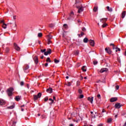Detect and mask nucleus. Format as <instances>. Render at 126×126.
<instances>
[{
    "label": "nucleus",
    "mask_w": 126,
    "mask_h": 126,
    "mask_svg": "<svg viewBox=\"0 0 126 126\" xmlns=\"http://www.w3.org/2000/svg\"><path fill=\"white\" fill-rule=\"evenodd\" d=\"M78 92H79V94H82V90L81 89H79Z\"/></svg>",
    "instance_id": "49530a36"
},
{
    "label": "nucleus",
    "mask_w": 126,
    "mask_h": 126,
    "mask_svg": "<svg viewBox=\"0 0 126 126\" xmlns=\"http://www.w3.org/2000/svg\"><path fill=\"white\" fill-rule=\"evenodd\" d=\"M13 91H14V89L12 87H10L7 89L6 92L9 97H11L13 95V93H12Z\"/></svg>",
    "instance_id": "f257e3e1"
},
{
    "label": "nucleus",
    "mask_w": 126,
    "mask_h": 126,
    "mask_svg": "<svg viewBox=\"0 0 126 126\" xmlns=\"http://www.w3.org/2000/svg\"><path fill=\"white\" fill-rule=\"evenodd\" d=\"M71 17H72V16H70L69 17L67 18V20H70V19H71Z\"/></svg>",
    "instance_id": "4d7b16f0"
},
{
    "label": "nucleus",
    "mask_w": 126,
    "mask_h": 126,
    "mask_svg": "<svg viewBox=\"0 0 126 126\" xmlns=\"http://www.w3.org/2000/svg\"><path fill=\"white\" fill-rule=\"evenodd\" d=\"M0 23H2V28H3L4 29H6V27L7 26V25L5 23H4V20H2L0 21Z\"/></svg>",
    "instance_id": "7ed1b4c3"
},
{
    "label": "nucleus",
    "mask_w": 126,
    "mask_h": 126,
    "mask_svg": "<svg viewBox=\"0 0 126 126\" xmlns=\"http://www.w3.org/2000/svg\"><path fill=\"white\" fill-rule=\"evenodd\" d=\"M113 121V119L111 118H109L107 119V123L108 124H110V123H111V122H112Z\"/></svg>",
    "instance_id": "bb28decb"
},
{
    "label": "nucleus",
    "mask_w": 126,
    "mask_h": 126,
    "mask_svg": "<svg viewBox=\"0 0 126 126\" xmlns=\"http://www.w3.org/2000/svg\"><path fill=\"white\" fill-rule=\"evenodd\" d=\"M15 100H16V101H17V102L20 101V96H19V95L16 96V97H15Z\"/></svg>",
    "instance_id": "a211bd4d"
},
{
    "label": "nucleus",
    "mask_w": 126,
    "mask_h": 126,
    "mask_svg": "<svg viewBox=\"0 0 126 126\" xmlns=\"http://www.w3.org/2000/svg\"><path fill=\"white\" fill-rule=\"evenodd\" d=\"M89 42H90V44L92 47H94L95 46V41L94 40L90 39Z\"/></svg>",
    "instance_id": "0eeeda50"
},
{
    "label": "nucleus",
    "mask_w": 126,
    "mask_h": 126,
    "mask_svg": "<svg viewBox=\"0 0 126 126\" xmlns=\"http://www.w3.org/2000/svg\"><path fill=\"white\" fill-rule=\"evenodd\" d=\"M43 76H44V74H40V75H39V76H38V78H39V77H41Z\"/></svg>",
    "instance_id": "052dcab7"
},
{
    "label": "nucleus",
    "mask_w": 126,
    "mask_h": 126,
    "mask_svg": "<svg viewBox=\"0 0 126 126\" xmlns=\"http://www.w3.org/2000/svg\"><path fill=\"white\" fill-rule=\"evenodd\" d=\"M37 97L39 98H41V96H42V93H39L37 95H36Z\"/></svg>",
    "instance_id": "c756f323"
},
{
    "label": "nucleus",
    "mask_w": 126,
    "mask_h": 126,
    "mask_svg": "<svg viewBox=\"0 0 126 126\" xmlns=\"http://www.w3.org/2000/svg\"><path fill=\"white\" fill-rule=\"evenodd\" d=\"M40 59H44V56L42 55V56H41Z\"/></svg>",
    "instance_id": "0e129e2a"
},
{
    "label": "nucleus",
    "mask_w": 126,
    "mask_h": 126,
    "mask_svg": "<svg viewBox=\"0 0 126 126\" xmlns=\"http://www.w3.org/2000/svg\"><path fill=\"white\" fill-rule=\"evenodd\" d=\"M46 92L50 94L53 93V89L52 88H49L46 90Z\"/></svg>",
    "instance_id": "ddd939ff"
},
{
    "label": "nucleus",
    "mask_w": 126,
    "mask_h": 126,
    "mask_svg": "<svg viewBox=\"0 0 126 126\" xmlns=\"http://www.w3.org/2000/svg\"><path fill=\"white\" fill-rule=\"evenodd\" d=\"M49 101H51V103H50V105H52L53 103H54V100L52 98H49Z\"/></svg>",
    "instance_id": "ea45409f"
},
{
    "label": "nucleus",
    "mask_w": 126,
    "mask_h": 126,
    "mask_svg": "<svg viewBox=\"0 0 126 126\" xmlns=\"http://www.w3.org/2000/svg\"><path fill=\"white\" fill-rule=\"evenodd\" d=\"M20 85H21V86H23V85H24V82L21 81L20 82Z\"/></svg>",
    "instance_id": "de8ad7c7"
},
{
    "label": "nucleus",
    "mask_w": 126,
    "mask_h": 126,
    "mask_svg": "<svg viewBox=\"0 0 126 126\" xmlns=\"http://www.w3.org/2000/svg\"><path fill=\"white\" fill-rule=\"evenodd\" d=\"M54 62L55 63H60V61L55 59Z\"/></svg>",
    "instance_id": "f704fd0d"
},
{
    "label": "nucleus",
    "mask_w": 126,
    "mask_h": 126,
    "mask_svg": "<svg viewBox=\"0 0 126 126\" xmlns=\"http://www.w3.org/2000/svg\"><path fill=\"white\" fill-rule=\"evenodd\" d=\"M38 99H39V97L37 96V95L36 94L33 95L34 101H36V100H38Z\"/></svg>",
    "instance_id": "5701e85b"
},
{
    "label": "nucleus",
    "mask_w": 126,
    "mask_h": 126,
    "mask_svg": "<svg viewBox=\"0 0 126 126\" xmlns=\"http://www.w3.org/2000/svg\"><path fill=\"white\" fill-rule=\"evenodd\" d=\"M106 26H108V24H107L106 23H104L102 25V28H105V27H106Z\"/></svg>",
    "instance_id": "473e14b6"
},
{
    "label": "nucleus",
    "mask_w": 126,
    "mask_h": 126,
    "mask_svg": "<svg viewBox=\"0 0 126 126\" xmlns=\"http://www.w3.org/2000/svg\"><path fill=\"white\" fill-rule=\"evenodd\" d=\"M105 112H106L105 109H102V113H105Z\"/></svg>",
    "instance_id": "680f3d73"
},
{
    "label": "nucleus",
    "mask_w": 126,
    "mask_h": 126,
    "mask_svg": "<svg viewBox=\"0 0 126 126\" xmlns=\"http://www.w3.org/2000/svg\"><path fill=\"white\" fill-rule=\"evenodd\" d=\"M47 41H48L47 44L48 45H49V44H51V43H52V41H51V40L47 39Z\"/></svg>",
    "instance_id": "8fccbe9b"
},
{
    "label": "nucleus",
    "mask_w": 126,
    "mask_h": 126,
    "mask_svg": "<svg viewBox=\"0 0 126 126\" xmlns=\"http://www.w3.org/2000/svg\"><path fill=\"white\" fill-rule=\"evenodd\" d=\"M54 26H55V25L54 24H49V27H50V28H53V27H54Z\"/></svg>",
    "instance_id": "4c0bfd02"
},
{
    "label": "nucleus",
    "mask_w": 126,
    "mask_h": 126,
    "mask_svg": "<svg viewBox=\"0 0 126 126\" xmlns=\"http://www.w3.org/2000/svg\"><path fill=\"white\" fill-rule=\"evenodd\" d=\"M83 35H84V32H81V34H78V35L79 36V38H81V37H82V36H83Z\"/></svg>",
    "instance_id": "393cba45"
},
{
    "label": "nucleus",
    "mask_w": 126,
    "mask_h": 126,
    "mask_svg": "<svg viewBox=\"0 0 126 126\" xmlns=\"http://www.w3.org/2000/svg\"><path fill=\"white\" fill-rule=\"evenodd\" d=\"M29 68V65H25L24 67V70L25 71V70H27Z\"/></svg>",
    "instance_id": "aec40b11"
},
{
    "label": "nucleus",
    "mask_w": 126,
    "mask_h": 126,
    "mask_svg": "<svg viewBox=\"0 0 126 126\" xmlns=\"http://www.w3.org/2000/svg\"><path fill=\"white\" fill-rule=\"evenodd\" d=\"M47 37H48L47 40H52V39L53 38V35L51 34L47 35Z\"/></svg>",
    "instance_id": "6ab92c4d"
},
{
    "label": "nucleus",
    "mask_w": 126,
    "mask_h": 126,
    "mask_svg": "<svg viewBox=\"0 0 126 126\" xmlns=\"http://www.w3.org/2000/svg\"><path fill=\"white\" fill-rule=\"evenodd\" d=\"M108 70V69L107 68H102L100 69L99 72H100V73H103V72H107Z\"/></svg>",
    "instance_id": "9d476101"
},
{
    "label": "nucleus",
    "mask_w": 126,
    "mask_h": 126,
    "mask_svg": "<svg viewBox=\"0 0 126 126\" xmlns=\"http://www.w3.org/2000/svg\"><path fill=\"white\" fill-rule=\"evenodd\" d=\"M83 97H84V95H83V94H81L80 95V96H79V99H83Z\"/></svg>",
    "instance_id": "a18cd8bd"
},
{
    "label": "nucleus",
    "mask_w": 126,
    "mask_h": 126,
    "mask_svg": "<svg viewBox=\"0 0 126 126\" xmlns=\"http://www.w3.org/2000/svg\"><path fill=\"white\" fill-rule=\"evenodd\" d=\"M118 101V97H112L110 99V102L113 103V102H117Z\"/></svg>",
    "instance_id": "6e6552de"
},
{
    "label": "nucleus",
    "mask_w": 126,
    "mask_h": 126,
    "mask_svg": "<svg viewBox=\"0 0 126 126\" xmlns=\"http://www.w3.org/2000/svg\"><path fill=\"white\" fill-rule=\"evenodd\" d=\"M110 46H113V47H115V44H113V43H111L110 44Z\"/></svg>",
    "instance_id": "13d9d810"
},
{
    "label": "nucleus",
    "mask_w": 126,
    "mask_h": 126,
    "mask_svg": "<svg viewBox=\"0 0 126 126\" xmlns=\"http://www.w3.org/2000/svg\"><path fill=\"white\" fill-rule=\"evenodd\" d=\"M97 63H98V61H94V65H96V64H97Z\"/></svg>",
    "instance_id": "c03bdc74"
},
{
    "label": "nucleus",
    "mask_w": 126,
    "mask_h": 126,
    "mask_svg": "<svg viewBox=\"0 0 126 126\" xmlns=\"http://www.w3.org/2000/svg\"><path fill=\"white\" fill-rule=\"evenodd\" d=\"M97 126H103V124H100L99 125H98Z\"/></svg>",
    "instance_id": "e2e57ef3"
},
{
    "label": "nucleus",
    "mask_w": 126,
    "mask_h": 126,
    "mask_svg": "<svg viewBox=\"0 0 126 126\" xmlns=\"http://www.w3.org/2000/svg\"><path fill=\"white\" fill-rule=\"evenodd\" d=\"M108 20V18H103L100 20V22H102V23H106V22Z\"/></svg>",
    "instance_id": "f8f14e48"
},
{
    "label": "nucleus",
    "mask_w": 126,
    "mask_h": 126,
    "mask_svg": "<svg viewBox=\"0 0 126 126\" xmlns=\"http://www.w3.org/2000/svg\"><path fill=\"white\" fill-rule=\"evenodd\" d=\"M84 43H88L89 42V40H88V38L87 37H85L83 40Z\"/></svg>",
    "instance_id": "4be33fe9"
},
{
    "label": "nucleus",
    "mask_w": 126,
    "mask_h": 126,
    "mask_svg": "<svg viewBox=\"0 0 126 126\" xmlns=\"http://www.w3.org/2000/svg\"><path fill=\"white\" fill-rule=\"evenodd\" d=\"M5 51L6 53H8V52H9V48H8V47H6Z\"/></svg>",
    "instance_id": "72a5a7b5"
},
{
    "label": "nucleus",
    "mask_w": 126,
    "mask_h": 126,
    "mask_svg": "<svg viewBox=\"0 0 126 126\" xmlns=\"http://www.w3.org/2000/svg\"><path fill=\"white\" fill-rule=\"evenodd\" d=\"M14 46L15 50H16V51H19V50H20V47H19V46H18L17 44L14 43Z\"/></svg>",
    "instance_id": "9b49d317"
},
{
    "label": "nucleus",
    "mask_w": 126,
    "mask_h": 126,
    "mask_svg": "<svg viewBox=\"0 0 126 126\" xmlns=\"http://www.w3.org/2000/svg\"><path fill=\"white\" fill-rule=\"evenodd\" d=\"M94 98V97H88V101H90V102L91 103V104H93V99Z\"/></svg>",
    "instance_id": "4468645a"
},
{
    "label": "nucleus",
    "mask_w": 126,
    "mask_h": 126,
    "mask_svg": "<svg viewBox=\"0 0 126 126\" xmlns=\"http://www.w3.org/2000/svg\"><path fill=\"white\" fill-rule=\"evenodd\" d=\"M80 1H79V0H75V7H76V6L78 5V6H79V4L80 3Z\"/></svg>",
    "instance_id": "dca6fc26"
},
{
    "label": "nucleus",
    "mask_w": 126,
    "mask_h": 126,
    "mask_svg": "<svg viewBox=\"0 0 126 126\" xmlns=\"http://www.w3.org/2000/svg\"><path fill=\"white\" fill-rule=\"evenodd\" d=\"M47 63H52V61H51V59L49 57H48L46 59Z\"/></svg>",
    "instance_id": "c85d7f7f"
},
{
    "label": "nucleus",
    "mask_w": 126,
    "mask_h": 126,
    "mask_svg": "<svg viewBox=\"0 0 126 126\" xmlns=\"http://www.w3.org/2000/svg\"><path fill=\"white\" fill-rule=\"evenodd\" d=\"M97 97L98 99H101V95L100 94H97Z\"/></svg>",
    "instance_id": "864d4df0"
},
{
    "label": "nucleus",
    "mask_w": 126,
    "mask_h": 126,
    "mask_svg": "<svg viewBox=\"0 0 126 126\" xmlns=\"http://www.w3.org/2000/svg\"><path fill=\"white\" fill-rule=\"evenodd\" d=\"M48 63H46L45 64H44V65H45V66H47V65H48Z\"/></svg>",
    "instance_id": "69168bd1"
},
{
    "label": "nucleus",
    "mask_w": 126,
    "mask_h": 126,
    "mask_svg": "<svg viewBox=\"0 0 126 126\" xmlns=\"http://www.w3.org/2000/svg\"><path fill=\"white\" fill-rule=\"evenodd\" d=\"M43 36V34L41 32H39L38 34V37H41Z\"/></svg>",
    "instance_id": "58836bf2"
},
{
    "label": "nucleus",
    "mask_w": 126,
    "mask_h": 126,
    "mask_svg": "<svg viewBox=\"0 0 126 126\" xmlns=\"http://www.w3.org/2000/svg\"><path fill=\"white\" fill-rule=\"evenodd\" d=\"M123 126H126V122L125 123V124Z\"/></svg>",
    "instance_id": "774afa93"
},
{
    "label": "nucleus",
    "mask_w": 126,
    "mask_h": 126,
    "mask_svg": "<svg viewBox=\"0 0 126 126\" xmlns=\"http://www.w3.org/2000/svg\"><path fill=\"white\" fill-rule=\"evenodd\" d=\"M48 100H49V97H48V96H46L44 98V101L45 102H47V101H48Z\"/></svg>",
    "instance_id": "79ce46f5"
},
{
    "label": "nucleus",
    "mask_w": 126,
    "mask_h": 126,
    "mask_svg": "<svg viewBox=\"0 0 126 126\" xmlns=\"http://www.w3.org/2000/svg\"><path fill=\"white\" fill-rule=\"evenodd\" d=\"M15 125H16V122H13L12 126H15Z\"/></svg>",
    "instance_id": "5fc2aeb1"
},
{
    "label": "nucleus",
    "mask_w": 126,
    "mask_h": 126,
    "mask_svg": "<svg viewBox=\"0 0 126 126\" xmlns=\"http://www.w3.org/2000/svg\"><path fill=\"white\" fill-rule=\"evenodd\" d=\"M4 104H5V102L4 100H3V99H0V106H3V105H4Z\"/></svg>",
    "instance_id": "2eb2a0df"
},
{
    "label": "nucleus",
    "mask_w": 126,
    "mask_h": 126,
    "mask_svg": "<svg viewBox=\"0 0 126 126\" xmlns=\"http://www.w3.org/2000/svg\"><path fill=\"white\" fill-rule=\"evenodd\" d=\"M105 50L106 52L107 53V54H109V55H111V54H112V50L110 48H106Z\"/></svg>",
    "instance_id": "1a4fd4ad"
},
{
    "label": "nucleus",
    "mask_w": 126,
    "mask_h": 126,
    "mask_svg": "<svg viewBox=\"0 0 126 126\" xmlns=\"http://www.w3.org/2000/svg\"><path fill=\"white\" fill-rule=\"evenodd\" d=\"M98 10V7L94 6L93 9V11L94 12H97V11Z\"/></svg>",
    "instance_id": "b1692460"
},
{
    "label": "nucleus",
    "mask_w": 126,
    "mask_h": 126,
    "mask_svg": "<svg viewBox=\"0 0 126 126\" xmlns=\"http://www.w3.org/2000/svg\"><path fill=\"white\" fill-rule=\"evenodd\" d=\"M33 60L36 64H38V63H39V59L38 58V56H36L33 58Z\"/></svg>",
    "instance_id": "39448f33"
},
{
    "label": "nucleus",
    "mask_w": 126,
    "mask_h": 126,
    "mask_svg": "<svg viewBox=\"0 0 126 126\" xmlns=\"http://www.w3.org/2000/svg\"><path fill=\"white\" fill-rule=\"evenodd\" d=\"M72 15H74V13L73 11L71 12L70 16H72Z\"/></svg>",
    "instance_id": "6e6d98bb"
},
{
    "label": "nucleus",
    "mask_w": 126,
    "mask_h": 126,
    "mask_svg": "<svg viewBox=\"0 0 126 126\" xmlns=\"http://www.w3.org/2000/svg\"><path fill=\"white\" fill-rule=\"evenodd\" d=\"M85 67H86V66H83L82 67V70H83V71H84V72H85L87 70L86 69H84V68H85Z\"/></svg>",
    "instance_id": "7c9ffc66"
},
{
    "label": "nucleus",
    "mask_w": 126,
    "mask_h": 126,
    "mask_svg": "<svg viewBox=\"0 0 126 126\" xmlns=\"http://www.w3.org/2000/svg\"><path fill=\"white\" fill-rule=\"evenodd\" d=\"M65 85L68 87L71 86V83L68 82V84H65Z\"/></svg>",
    "instance_id": "e433bc0d"
},
{
    "label": "nucleus",
    "mask_w": 126,
    "mask_h": 126,
    "mask_svg": "<svg viewBox=\"0 0 126 126\" xmlns=\"http://www.w3.org/2000/svg\"><path fill=\"white\" fill-rule=\"evenodd\" d=\"M15 107V105L14 104H13L12 105L9 106L7 107V109H13L14 107Z\"/></svg>",
    "instance_id": "cd10ccee"
},
{
    "label": "nucleus",
    "mask_w": 126,
    "mask_h": 126,
    "mask_svg": "<svg viewBox=\"0 0 126 126\" xmlns=\"http://www.w3.org/2000/svg\"><path fill=\"white\" fill-rule=\"evenodd\" d=\"M69 126H74L73 124H70Z\"/></svg>",
    "instance_id": "338daca9"
},
{
    "label": "nucleus",
    "mask_w": 126,
    "mask_h": 126,
    "mask_svg": "<svg viewBox=\"0 0 126 126\" xmlns=\"http://www.w3.org/2000/svg\"><path fill=\"white\" fill-rule=\"evenodd\" d=\"M80 85V81H77L76 86H79Z\"/></svg>",
    "instance_id": "a19ab883"
},
{
    "label": "nucleus",
    "mask_w": 126,
    "mask_h": 126,
    "mask_svg": "<svg viewBox=\"0 0 126 126\" xmlns=\"http://www.w3.org/2000/svg\"><path fill=\"white\" fill-rule=\"evenodd\" d=\"M40 52H41V53H46V49H41L40 50Z\"/></svg>",
    "instance_id": "37998d69"
},
{
    "label": "nucleus",
    "mask_w": 126,
    "mask_h": 126,
    "mask_svg": "<svg viewBox=\"0 0 126 126\" xmlns=\"http://www.w3.org/2000/svg\"><path fill=\"white\" fill-rule=\"evenodd\" d=\"M122 106L123 105H121L120 103H117L115 104L114 107L115 109H120V108H121Z\"/></svg>",
    "instance_id": "423d86ee"
},
{
    "label": "nucleus",
    "mask_w": 126,
    "mask_h": 126,
    "mask_svg": "<svg viewBox=\"0 0 126 126\" xmlns=\"http://www.w3.org/2000/svg\"><path fill=\"white\" fill-rule=\"evenodd\" d=\"M42 119H46V115H43L41 116Z\"/></svg>",
    "instance_id": "603ef678"
},
{
    "label": "nucleus",
    "mask_w": 126,
    "mask_h": 126,
    "mask_svg": "<svg viewBox=\"0 0 126 126\" xmlns=\"http://www.w3.org/2000/svg\"><path fill=\"white\" fill-rule=\"evenodd\" d=\"M115 88L116 90H119V89L120 88V86H119V85H117L115 86Z\"/></svg>",
    "instance_id": "09e8293b"
},
{
    "label": "nucleus",
    "mask_w": 126,
    "mask_h": 126,
    "mask_svg": "<svg viewBox=\"0 0 126 126\" xmlns=\"http://www.w3.org/2000/svg\"><path fill=\"white\" fill-rule=\"evenodd\" d=\"M50 54H52V49L48 48L47 49V51L44 53V55L48 56V55H50Z\"/></svg>",
    "instance_id": "20e7f679"
},
{
    "label": "nucleus",
    "mask_w": 126,
    "mask_h": 126,
    "mask_svg": "<svg viewBox=\"0 0 126 126\" xmlns=\"http://www.w3.org/2000/svg\"><path fill=\"white\" fill-rule=\"evenodd\" d=\"M63 27H64V28H65L66 29H67V28H68V26H67V24H64L63 25Z\"/></svg>",
    "instance_id": "2f4dec72"
},
{
    "label": "nucleus",
    "mask_w": 126,
    "mask_h": 126,
    "mask_svg": "<svg viewBox=\"0 0 126 126\" xmlns=\"http://www.w3.org/2000/svg\"><path fill=\"white\" fill-rule=\"evenodd\" d=\"M126 11H124L122 12V16H121L122 18H125V16H126Z\"/></svg>",
    "instance_id": "f3484780"
},
{
    "label": "nucleus",
    "mask_w": 126,
    "mask_h": 126,
    "mask_svg": "<svg viewBox=\"0 0 126 126\" xmlns=\"http://www.w3.org/2000/svg\"><path fill=\"white\" fill-rule=\"evenodd\" d=\"M115 49H116V52H118V51L119 52H120L121 51V49L118 48V47H117L116 48H115Z\"/></svg>",
    "instance_id": "c9c22d12"
},
{
    "label": "nucleus",
    "mask_w": 126,
    "mask_h": 126,
    "mask_svg": "<svg viewBox=\"0 0 126 126\" xmlns=\"http://www.w3.org/2000/svg\"><path fill=\"white\" fill-rule=\"evenodd\" d=\"M76 7L78 8V13H81L83 10H84V9H83V7L81 6L80 7V6L77 5L76 6Z\"/></svg>",
    "instance_id": "f03ea898"
},
{
    "label": "nucleus",
    "mask_w": 126,
    "mask_h": 126,
    "mask_svg": "<svg viewBox=\"0 0 126 126\" xmlns=\"http://www.w3.org/2000/svg\"><path fill=\"white\" fill-rule=\"evenodd\" d=\"M106 8L108 11H110V12H112V11H113V9L112 8H110L109 6H107Z\"/></svg>",
    "instance_id": "412c9836"
},
{
    "label": "nucleus",
    "mask_w": 126,
    "mask_h": 126,
    "mask_svg": "<svg viewBox=\"0 0 126 126\" xmlns=\"http://www.w3.org/2000/svg\"><path fill=\"white\" fill-rule=\"evenodd\" d=\"M99 82H102L101 80H98L97 81H96V83H99Z\"/></svg>",
    "instance_id": "bf43d9fd"
},
{
    "label": "nucleus",
    "mask_w": 126,
    "mask_h": 126,
    "mask_svg": "<svg viewBox=\"0 0 126 126\" xmlns=\"http://www.w3.org/2000/svg\"><path fill=\"white\" fill-rule=\"evenodd\" d=\"M74 55H75V56H78V55H79V51L77 50V51H74Z\"/></svg>",
    "instance_id": "a878e982"
},
{
    "label": "nucleus",
    "mask_w": 126,
    "mask_h": 126,
    "mask_svg": "<svg viewBox=\"0 0 126 126\" xmlns=\"http://www.w3.org/2000/svg\"><path fill=\"white\" fill-rule=\"evenodd\" d=\"M82 31H83V32H86V29H85V28H82Z\"/></svg>",
    "instance_id": "3c124183"
}]
</instances>
